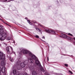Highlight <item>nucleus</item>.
Returning a JSON list of instances; mask_svg holds the SVG:
<instances>
[{
    "mask_svg": "<svg viewBox=\"0 0 75 75\" xmlns=\"http://www.w3.org/2000/svg\"><path fill=\"white\" fill-rule=\"evenodd\" d=\"M9 47H10L11 49V51L10 52V51ZM6 50L7 51V54H12V53H13V54H16V53H15V52L13 51V48L11 46L7 47L6 49Z\"/></svg>",
    "mask_w": 75,
    "mask_h": 75,
    "instance_id": "7ed1b4c3",
    "label": "nucleus"
},
{
    "mask_svg": "<svg viewBox=\"0 0 75 75\" xmlns=\"http://www.w3.org/2000/svg\"><path fill=\"white\" fill-rule=\"evenodd\" d=\"M39 25H40V26L41 27H44V26H43V25H40V24H39Z\"/></svg>",
    "mask_w": 75,
    "mask_h": 75,
    "instance_id": "4be33fe9",
    "label": "nucleus"
},
{
    "mask_svg": "<svg viewBox=\"0 0 75 75\" xmlns=\"http://www.w3.org/2000/svg\"><path fill=\"white\" fill-rule=\"evenodd\" d=\"M49 74H48L47 75H49Z\"/></svg>",
    "mask_w": 75,
    "mask_h": 75,
    "instance_id": "4c0bfd02",
    "label": "nucleus"
},
{
    "mask_svg": "<svg viewBox=\"0 0 75 75\" xmlns=\"http://www.w3.org/2000/svg\"><path fill=\"white\" fill-rule=\"evenodd\" d=\"M0 58H2V59H5V54H4L1 52H0Z\"/></svg>",
    "mask_w": 75,
    "mask_h": 75,
    "instance_id": "6e6552de",
    "label": "nucleus"
},
{
    "mask_svg": "<svg viewBox=\"0 0 75 75\" xmlns=\"http://www.w3.org/2000/svg\"><path fill=\"white\" fill-rule=\"evenodd\" d=\"M32 75H37V72L35 71H33L32 73Z\"/></svg>",
    "mask_w": 75,
    "mask_h": 75,
    "instance_id": "4468645a",
    "label": "nucleus"
},
{
    "mask_svg": "<svg viewBox=\"0 0 75 75\" xmlns=\"http://www.w3.org/2000/svg\"><path fill=\"white\" fill-rule=\"evenodd\" d=\"M28 19V18L27 17L25 18V19H26V20H27V19Z\"/></svg>",
    "mask_w": 75,
    "mask_h": 75,
    "instance_id": "2f4dec72",
    "label": "nucleus"
},
{
    "mask_svg": "<svg viewBox=\"0 0 75 75\" xmlns=\"http://www.w3.org/2000/svg\"><path fill=\"white\" fill-rule=\"evenodd\" d=\"M47 61H49V58H48V57H47Z\"/></svg>",
    "mask_w": 75,
    "mask_h": 75,
    "instance_id": "cd10ccee",
    "label": "nucleus"
},
{
    "mask_svg": "<svg viewBox=\"0 0 75 75\" xmlns=\"http://www.w3.org/2000/svg\"><path fill=\"white\" fill-rule=\"evenodd\" d=\"M10 60L11 62H13L14 60L12 58H10Z\"/></svg>",
    "mask_w": 75,
    "mask_h": 75,
    "instance_id": "dca6fc26",
    "label": "nucleus"
},
{
    "mask_svg": "<svg viewBox=\"0 0 75 75\" xmlns=\"http://www.w3.org/2000/svg\"><path fill=\"white\" fill-rule=\"evenodd\" d=\"M42 38H43L44 39H45V37H44V36H43V37H42Z\"/></svg>",
    "mask_w": 75,
    "mask_h": 75,
    "instance_id": "c756f323",
    "label": "nucleus"
},
{
    "mask_svg": "<svg viewBox=\"0 0 75 75\" xmlns=\"http://www.w3.org/2000/svg\"><path fill=\"white\" fill-rule=\"evenodd\" d=\"M10 2V1H8V2Z\"/></svg>",
    "mask_w": 75,
    "mask_h": 75,
    "instance_id": "e433bc0d",
    "label": "nucleus"
},
{
    "mask_svg": "<svg viewBox=\"0 0 75 75\" xmlns=\"http://www.w3.org/2000/svg\"><path fill=\"white\" fill-rule=\"evenodd\" d=\"M0 17H1V15H0Z\"/></svg>",
    "mask_w": 75,
    "mask_h": 75,
    "instance_id": "c9c22d12",
    "label": "nucleus"
},
{
    "mask_svg": "<svg viewBox=\"0 0 75 75\" xmlns=\"http://www.w3.org/2000/svg\"><path fill=\"white\" fill-rule=\"evenodd\" d=\"M36 30H37L38 31H38H40V30L39 29H38V28H36Z\"/></svg>",
    "mask_w": 75,
    "mask_h": 75,
    "instance_id": "412c9836",
    "label": "nucleus"
},
{
    "mask_svg": "<svg viewBox=\"0 0 75 75\" xmlns=\"http://www.w3.org/2000/svg\"><path fill=\"white\" fill-rule=\"evenodd\" d=\"M45 31L47 33H51V34H55V31L51 30H45Z\"/></svg>",
    "mask_w": 75,
    "mask_h": 75,
    "instance_id": "0eeeda50",
    "label": "nucleus"
},
{
    "mask_svg": "<svg viewBox=\"0 0 75 75\" xmlns=\"http://www.w3.org/2000/svg\"><path fill=\"white\" fill-rule=\"evenodd\" d=\"M1 58H1V57H0V61H1Z\"/></svg>",
    "mask_w": 75,
    "mask_h": 75,
    "instance_id": "7c9ffc66",
    "label": "nucleus"
},
{
    "mask_svg": "<svg viewBox=\"0 0 75 75\" xmlns=\"http://www.w3.org/2000/svg\"><path fill=\"white\" fill-rule=\"evenodd\" d=\"M33 23H36V21H33Z\"/></svg>",
    "mask_w": 75,
    "mask_h": 75,
    "instance_id": "393cba45",
    "label": "nucleus"
},
{
    "mask_svg": "<svg viewBox=\"0 0 75 75\" xmlns=\"http://www.w3.org/2000/svg\"><path fill=\"white\" fill-rule=\"evenodd\" d=\"M4 1H7V0H4Z\"/></svg>",
    "mask_w": 75,
    "mask_h": 75,
    "instance_id": "473e14b6",
    "label": "nucleus"
},
{
    "mask_svg": "<svg viewBox=\"0 0 75 75\" xmlns=\"http://www.w3.org/2000/svg\"><path fill=\"white\" fill-rule=\"evenodd\" d=\"M28 61L30 63H33V60L32 59H31V58H29L28 59Z\"/></svg>",
    "mask_w": 75,
    "mask_h": 75,
    "instance_id": "f8f14e48",
    "label": "nucleus"
},
{
    "mask_svg": "<svg viewBox=\"0 0 75 75\" xmlns=\"http://www.w3.org/2000/svg\"><path fill=\"white\" fill-rule=\"evenodd\" d=\"M29 56L31 57L32 59H36L37 58L34 55V54H33V53H31V52H30L29 54Z\"/></svg>",
    "mask_w": 75,
    "mask_h": 75,
    "instance_id": "423d86ee",
    "label": "nucleus"
},
{
    "mask_svg": "<svg viewBox=\"0 0 75 75\" xmlns=\"http://www.w3.org/2000/svg\"><path fill=\"white\" fill-rule=\"evenodd\" d=\"M69 72L70 74H73V73H72L71 71L69 70Z\"/></svg>",
    "mask_w": 75,
    "mask_h": 75,
    "instance_id": "aec40b11",
    "label": "nucleus"
},
{
    "mask_svg": "<svg viewBox=\"0 0 75 75\" xmlns=\"http://www.w3.org/2000/svg\"><path fill=\"white\" fill-rule=\"evenodd\" d=\"M35 63L37 65H38L39 67L41 66V63L40 62V61L38 59L36 60H35Z\"/></svg>",
    "mask_w": 75,
    "mask_h": 75,
    "instance_id": "1a4fd4ad",
    "label": "nucleus"
},
{
    "mask_svg": "<svg viewBox=\"0 0 75 75\" xmlns=\"http://www.w3.org/2000/svg\"><path fill=\"white\" fill-rule=\"evenodd\" d=\"M42 40V41H43V42H44V41L42 40Z\"/></svg>",
    "mask_w": 75,
    "mask_h": 75,
    "instance_id": "f704fd0d",
    "label": "nucleus"
},
{
    "mask_svg": "<svg viewBox=\"0 0 75 75\" xmlns=\"http://www.w3.org/2000/svg\"><path fill=\"white\" fill-rule=\"evenodd\" d=\"M73 39L75 40V38H73Z\"/></svg>",
    "mask_w": 75,
    "mask_h": 75,
    "instance_id": "72a5a7b5",
    "label": "nucleus"
},
{
    "mask_svg": "<svg viewBox=\"0 0 75 75\" xmlns=\"http://www.w3.org/2000/svg\"><path fill=\"white\" fill-rule=\"evenodd\" d=\"M1 71H2L3 73H4V75H6V73H4L5 72V67H3L2 68L0 67V75H1Z\"/></svg>",
    "mask_w": 75,
    "mask_h": 75,
    "instance_id": "39448f33",
    "label": "nucleus"
},
{
    "mask_svg": "<svg viewBox=\"0 0 75 75\" xmlns=\"http://www.w3.org/2000/svg\"><path fill=\"white\" fill-rule=\"evenodd\" d=\"M27 21H28V23H29V24H30V25H32V23L30 22V20H28Z\"/></svg>",
    "mask_w": 75,
    "mask_h": 75,
    "instance_id": "2eb2a0df",
    "label": "nucleus"
},
{
    "mask_svg": "<svg viewBox=\"0 0 75 75\" xmlns=\"http://www.w3.org/2000/svg\"><path fill=\"white\" fill-rule=\"evenodd\" d=\"M21 52L20 53H19V54L20 55H21V54H22V53H23V54H28V55H29L30 53L31 52H30L29 51L25 50V49H21Z\"/></svg>",
    "mask_w": 75,
    "mask_h": 75,
    "instance_id": "20e7f679",
    "label": "nucleus"
},
{
    "mask_svg": "<svg viewBox=\"0 0 75 75\" xmlns=\"http://www.w3.org/2000/svg\"><path fill=\"white\" fill-rule=\"evenodd\" d=\"M27 61V60L25 62L24 61V62L21 63V61L18 60V61L16 63V64L18 65H20L21 67V69H22V68H24L25 65H26L27 64L26 62Z\"/></svg>",
    "mask_w": 75,
    "mask_h": 75,
    "instance_id": "f03ea898",
    "label": "nucleus"
},
{
    "mask_svg": "<svg viewBox=\"0 0 75 75\" xmlns=\"http://www.w3.org/2000/svg\"><path fill=\"white\" fill-rule=\"evenodd\" d=\"M5 59H1V65L2 66H4L6 64L5 63V62L4 61Z\"/></svg>",
    "mask_w": 75,
    "mask_h": 75,
    "instance_id": "9d476101",
    "label": "nucleus"
},
{
    "mask_svg": "<svg viewBox=\"0 0 75 75\" xmlns=\"http://www.w3.org/2000/svg\"><path fill=\"white\" fill-rule=\"evenodd\" d=\"M62 35L63 36H64V37H66L67 38H68V39H69V40H72V38L71 37L67 36V35L64 34H63Z\"/></svg>",
    "mask_w": 75,
    "mask_h": 75,
    "instance_id": "9b49d317",
    "label": "nucleus"
},
{
    "mask_svg": "<svg viewBox=\"0 0 75 75\" xmlns=\"http://www.w3.org/2000/svg\"><path fill=\"white\" fill-rule=\"evenodd\" d=\"M24 74H25V75H28V74H27V73H24Z\"/></svg>",
    "mask_w": 75,
    "mask_h": 75,
    "instance_id": "a878e982",
    "label": "nucleus"
},
{
    "mask_svg": "<svg viewBox=\"0 0 75 75\" xmlns=\"http://www.w3.org/2000/svg\"><path fill=\"white\" fill-rule=\"evenodd\" d=\"M68 34L69 35H71V36H72V34H71V33H69Z\"/></svg>",
    "mask_w": 75,
    "mask_h": 75,
    "instance_id": "5701e85b",
    "label": "nucleus"
},
{
    "mask_svg": "<svg viewBox=\"0 0 75 75\" xmlns=\"http://www.w3.org/2000/svg\"><path fill=\"white\" fill-rule=\"evenodd\" d=\"M16 73H17V71H16V70L14 69L13 70V73L14 75H17V74H16Z\"/></svg>",
    "mask_w": 75,
    "mask_h": 75,
    "instance_id": "ddd939ff",
    "label": "nucleus"
},
{
    "mask_svg": "<svg viewBox=\"0 0 75 75\" xmlns=\"http://www.w3.org/2000/svg\"><path fill=\"white\" fill-rule=\"evenodd\" d=\"M4 27L3 26H0V40L4 41L5 38L7 37V34L6 33H3Z\"/></svg>",
    "mask_w": 75,
    "mask_h": 75,
    "instance_id": "f257e3e1",
    "label": "nucleus"
},
{
    "mask_svg": "<svg viewBox=\"0 0 75 75\" xmlns=\"http://www.w3.org/2000/svg\"><path fill=\"white\" fill-rule=\"evenodd\" d=\"M41 71H42V72H44V69H42V68H41Z\"/></svg>",
    "mask_w": 75,
    "mask_h": 75,
    "instance_id": "6ab92c4d",
    "label": "nucleus"
},
{
    "mask_svg": "<svg viewBox=\"0 0 75 75\" xmlns=\"http://www.w3.org/2000/svg\"><path fill=\"white\" fill-rule=\"evenodd\" d=\"M11 40V37H8L7 38V40Z\"/></svg>",
    "mask_w": 75,
    "mask_h": 75,
    "instance_id": "f3484780",
    "label": "nucleus"
},
{
    "mask_svg": "<svg viewBox=\"0 0 75 75\" xmlns=\"http://www.w3.org/2000/svg\"><path fill=\"white\" fill-rule=\"evenodd\" d=\"M64 65H65V67H68V64H64Z\"/></svg>",
    "mask_w": 75,
    "mask_h": 75,
    "instance_id": "b1692460",
    "label": "nucleus"
},
{
    "mask_svg": "<svg viewBox=\"0 0 75 75\" xmlns=\"http://www.w3.org/2000/svg\"><path fill=\"white\" fill-rule=\"evenodd\" d=\"M35 37H36V38H39V36H38V35H35Z\"/></svg>",
    "mask_w": 75,
    "mask_h": 75,
    "instance_id": "a211bd4d",
    "label": "nucleus"
},
{
    "mask_svg": "<svg viewBox=\"0 0 75 75\" xmlns=\"http://www.w3.org/2000/svg\"><path fill=\"white\" fill-rule=\"evenodd\" d=\"M5 24H6V25H9V26H11L10 25H8V24H7L6 23Z\"/></svg>",
    "mask_w": 75,
    "mask_h": 75,
    "instance_id": "bb28decb",
    "label": "nucleus"
},
{
    "mask_svg": "<svg viewBox=\"0 0 75 75\" xmlns=\"http://www.w3.org/2000/svg\"><path fill=\"white\" fill-rule=\"evenodd\" d=\"M56 75H61V74H56Z\"/></svg>",
    "mask_w": 75,
    "mask_h": 75,
    "instance_id": "c85d7f7f",
    "label": "nucleus"
}]
</instances>
